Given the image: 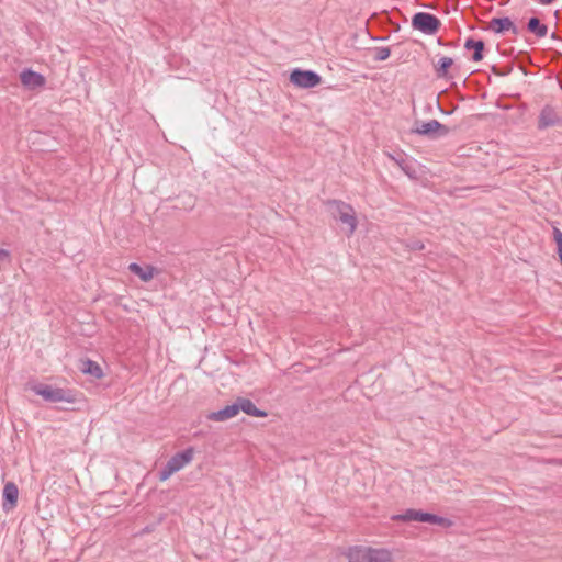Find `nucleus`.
<instances>
[{
  "label": "nucleus",
  "instance_id": "nucleus-1",
  "mask_svg": "<svg viewBox=\"0 0 562 562\" xmlns=\"http://www.w3.org/2000/svg\"><path fill=\"white\" fill-rule=\"evenodd\" d=\"M27 387L49 403L66 402L71 405L85 403L83 394L71 389L53 387L44 383H29Z\"/></svg>",
  "mask_w": 562,
  "mask_h": 562
},
{
  "label": "nucleus",
  "instance_id": "nucleus-2",
  "mask_svg": "<svg viewBox=\"0 0 562 562\" xmlns=\"http://www.w3.org/2000/svg\"><path fill=\"white\" fill-rule=\"evenodd\" d=\"M326 204L331 216L336 221H339L341 224L346 225L347 234H353L357 227V218L353 207L350 204L338 200H328Z\"/></svg>",
  "mask_w": 562,
  "mask_h": 562
},
{
  "label": "nucleus",
  "instance_id": "nucleus-3",
  "mask_svg": "<svg viewBox=\"0 0 562 562\" xmlns=\"http://www.w3.org/2000/svg\"><path fill=\"white\" fill-rule=\"evenodd\" d=\"M412 26L427 35L436 34L441 27V21L432 13L417 12L412 18Z\"/></svg>",
  "mask_w": 562,
  "mask_h": 562
},
{
  "label": "nucleus",
  "instance_id": "nucleus-4",
  "mask_svg": "<svg viewBox=\"0 0 562 562\" xmlns=\"http://www.w3.org/2000/svg\"><path fill=\"white\" fill-rule=\"evenodd\" d=\"M413 133L426 136L430 139H437L449 134L450 127L441 124L437 120H430L428 122H416V127L412 130Z\"/></svg>",
  "mask_w": 562,
  "mask_h": 562
},
{
  "label": "nucleus",
  "instance_id": "nucleus-5",
  "mask_svg": "<svg viewBox=\"0 0 562 562\" xmlns=\"http://www.w3.org/2000/svg\"><path fill=\"white\" fill-rule=\"evenodd\" d=\"M290 82L297 88L310 89L322 82V77L313 70L295 68L290 74Z\"/></svg>",
  "mask_w": 562,
  "mask_h": 562
},
{
  "label": "nucleus",
  "instance_id": "nucleus-6",
  "mask_svg": "<svg viewBox=\"0 0 562 562\" xmlns=\"http://www.w3.org/2000/svg\"><path fill=\"white\" fill-rule=\"evenodd\" d=\"M561 123L562 119L559 116L555 109L550 104H546L539 114L537 126L539 130H546L560 125Z\"/></svg>",
  "mask_w": 562,
  "mask_h": 562
},
{
  "label": "nucleus",
  "instance_id": "nucleus-7",
  "mask_svg": "<svg viewBox=\"0 0 562 562\" xmlns=\"http://www.w3.org/2000/svg\"><path fill=\"white\" fill-rule=\"evenodd\" d=\"M21 83L27 89L41 88L46 83L45 77L32 69H24L20 74Z\"/></svg>",
  "mask_w": 562,
  "mask_h": 562
},
{
  "label": "nucleus",
  "instance_id": "nucleus-8",
  "mask_svg": "<svg viewBox=\"0 0 562 562\" xmlns=\"http://www.w3.org/2000/svg\"><path fill=\"white\" fill-rule=\"evenodd\" d=\"M193 456H194V448L188 447L187 449L173 454L167 462L170 464L172 470L178 472L192 461Z\"/></svg>",
  "mask_w": 562,
  "mask_h": 562
},
{
  "label": "nucleus",
  "instance_id": "nucleus-9",
  "mask_svg": "<svg viewBox=\"0 0 562 562\" xmlns=\"http://www.w3.org/2000/svg\"><path fill=\"white\" fill-rule=\"evenodd\" d=\"M19 488L14 482H7L2 493L4 510L13 509L18 504Z\"/></svg>",
  "mask_w": 562,
  "mask_h": 562
},
{
  "label": "nucleus",
  "instance_id": "nucleus-10",
  "mask_svg": "<svg viewBox=\"0 0 562 562\" xmlns=\"http://www.w3.org/2000/svg\"><path fill=\"white\" fill-rule=\"evenodd\" d=\"M490 29L497 34H504L505 32L508 31H510L514 35H517L519 33L518 27L508 16L493 18L490 21Z\"/></svg>",
  "mask_w": 562,
  "mask_h": 562
},
{
  "label": "nucleus",
  "instance_id": "nucleus-11",
  "mask_svg": "<svg viewBox=\"0 0 562 562\" xmlns=\"http://www.w3.org/2000/svg\"><path fill=\"white\" fill-rule=\"evenodd\" d=\"M236 404L238 406V413L243 411L245 414L254 417H267L268 413L263 409L258 408L254 402L247 397H237Z\"/></svg>",
  "mask_w": 562,
  "mask_h": 562
},
{
  "label": "nucleus",
  "instance_id": "nucleus-12",
  "mask_svg": "<svg viewBox=\"0 0 562 562\" xmlns=\"http://www.w3.org/2000/svg\"><path fill=\"white\" fill-rule=\"evenodd\" d=\"M238 414V406L236 404V401L232 403L231 405H226L224 408L218 409L216 412H211L207 415V419L213 422H225L233 417H235Z\"/></svg>",
  "mask_w": 562,
  "mask_h": 562
},
{
  "label": "nucleus",
  "instance_id": "nucleus-13",
  "mask_svg": "<svg viewBox=\"0 0 562 562\" xmlns=\"http://www.w3.org/2000/svg\"><path fill=\"white\" fill-rule=\"evenodd\" d=\"M464 48L467 50H473V54L471 57V59L473 61H481L484 58V50H485L484 41L469 37L464 42Z\"/></svg>",
  "mask_w": 562,
  "mask_h": 562
},
{
  "label": "nucleus",
  "instance_id": "nucleus-14",
  "mask_svg": "<svg viewBox=\"0 0 562 562\" xmlns=\"http://www.w3.org/2000/svg\"><path fill=\"white\" fill-rule=\"evenodd\" d=\"M128 270L137 276L142 281L148 282L153 279L155 269L151 266L142 267L136 262H132L128 266Z\"/></svg>",
  "mask_w": 562,
  "mask_h": 562
},
{
  "label": "nucleus",
  "instance_id": "nucleus-15",
  "mask_svg": "<svg viewBox=\"0 0 562 562\" xmlns=\"http://www.w3.org/2000/svg\"><path fill=\"white\" fill-rule=\"evenodd\" d=\"M453 65V59L451 57H441L437 64H435V74L437 78H452L449 74V69Z\"/></svg>",
  "mask_w": 562,
  "mask_h": 562
},
{
  "label": "nucleus",
  "instance_id": "nucleus-16",
  "mask_svg": "<svg viewBox=\"0 0 562 562\" xmlns=\"http://www.w3.org/2000/svg\"><path fill=\"white\" fill-rule=\"evenodd\" d=\"M196 203V198L190 193L180 194L176 198L173 209L191 211L194 209Z\"/></svg>",
  "mask_w": 562,
  "mask_h": 562
},
{
  "label": "nucleus",
  "instance_id": "nucleus-17",
  "mask_svg": "<svg viewBox=\"0 0 562 562\" xmlns=\"http://www.w3.org/2000/svg\"><path fill=\"white\" fill-rule=\"evenodd\" d=\"M82 373L90 375L94 379H101L103 376V370L95 361L86 359L82 361L80 367Z\"/></svg>",
  "mask_w": 562,
  "mask_h": 562
},
{
  "label": "nucleus",
  "instance_id": "nucleus-18",
  "mask_svg": "<svg viewBox=\"0 0 562 562\" xmlns=\"http://www.w3.org/2000/svg\"><path fill=\"white\" fill-rule=\"evenodd\" d=\"M422 522H428L430 525H438L442 528H450L453 521L449 518L438 516L436 514L423 512Z\"/></svg>",
  "mask_w": 562,
  "mask_h": 562
},
{
  "label": "nucleus",
  "instance_id": "nucleus-19",
  "mask_svg": "<svg viewBox=\"0 0 562 562\" xmlns=\"http://www.w3.org/2000/svg\"><path fill=\"white\" fill-rule=\"evenodd\" d=\"M527 30L540 38L548 34V26L543 24L537 16H531L528 20Z\"/></svg>",
  "mask_w": 562,
  "mask_h": 562
},
{
  "label": "nucleus",
  "instance_id": "nucleus-20",
  "mask_svg": "<svg viewBox=\"0 0 562 562\" xmlns=\"http://www.w3.org/2000/svg\"><path fill=\"white\" fill-rule=\"evenodd\" d=\"M347 557L349 562H371L368 548H351Z\"/></svg>",
  "mask_w": 562,
  "mask_h": 562
},
{
  "label": "nucleus",
  "instance_id": "nucleus-21",
  "mask_svg": "<svg viewBox=\"0 0 562 562\" xmlns=\"http://www.w3.org/2000/svg\"><path fill=\"white\" fill-rule=\"evenodd\" d=\"M423 517V510L420 509H406L403 514H397L392 516L393 520H401V521H420L422 522Z\"/></svg>",
  "mask_w": 562,
  "mask_h": 562
},
{
  "label": "nucleus",
  "instance_id": "nucleus-22",
  "mask_svg": "<svg viewBox=\"0 0 562 562\" xmlns=\"http://www.w3.org/2000/svg\"><path fill=\"white\" fill-rule=\"evenodd\" d=\"M369 550V558L371 562H391L392 553L386 549H371Z\"/></svg>",
  "mask_w": 562,
  "mask_h": 562
},
{
  "label": "nucleus",
  "instance_id": "nucleus-23",
  "mask_svg": "<svg viewBox=\"0 0 562 562\" xmlns=\"http://www.w3.org/2000/svg\"><path fill=\"white\" fill-rule=\"evenodd\" d=\"M390 157L398 165V167L404 171V173L407 175L411 179L417 178V172H416L415 168L413 167V165L406 162V160L403 159L402 157L401 158H396L394 156H390Z\"/></svg>",
  "mask_w": 562,
  "mask_h": 562
},
{
  "label": "nucleus",
  "instance_id": "nucleus-24",
  "mask_svg": "<svg viewBox=\"0 0 562 562\" xmlns=\"http://www.w3.org/2000/svg\"><path fill=\"white\" fill-rule=\"evenodd\" d=\"M372 52L374 53L375 61L386 60L391 55V49L384 46L374 47L372 48Z\"/></svg>",
  "mask_w": 562,
  "mask_h": 562
},
{
  "label": "nucleus",
  "instance_id": "nucleus-25",
  "mask_svg": "<svg viewBox=\"0 0 562 562\" xmlns=\"http://www.w3.org/2000/svg\"><path fill=\"white\" fill-rule=\"evenodd\" d=\"M513 65H506L504 67H498L496 65L492 66L491 70L494 75L505 77L512 74L513 71Z\"/></svg>",
  "mask_w": 562,
  "mask_h": 562
},
{
  "label": "nucleus",
  "instance_id": "nucleus-26",
  "mask_svg": "<svg viewBox=\"0 0 562 562\" xmlns=\"http://www.w3.org/2000/svg\"><path fill=\"white\" fill-rule=\"evenodd\" d=\"M553 239L557 244L558 255L562 263V232L557 227H553Z\"/></svg>",
  "mask_w": 562,
  "mask_h": 562
},
{
  "label": "nucleus",
  "instance_id": "nucleus-27",
  "mask_svg": "<svg viewBox=\"0 0 562 562\" xmlns=\"http://www.w3.org/2000/svg\"><path fill=\"white\" fill-rule=\"evenodd\" d=\"M173 473H176L175 470L170 467V464L167 462L164 468L158 472V477L160 481L168 480Z\"/></svg>",
  "mask_w": 562,
  "mask_h": 562
},
{
  "label": "nucleus",
  "instance_id": "nucleus-28",
  "mask_svg": "<svg viewBox=\"0 0 562 562\" xmlns=\"http://www.w3.org/2000/svg\"><path fill=\"white\" fill-rule=\"evenodd\" d=\"M407 247L411 250H423L425 248V245L422 240L415 239L407 244Z\"/></svg>",
  "mask_w": 562,
  "mask_h": 562
},
{
  "label": "nucleus",
  "instance_id": "nucleus-29",
  "mask_svg": "<svg viewBox=\"0 0 562 562\" xmlns=\"http://www.w3.org/2000/svg\"><path fill=\"white\" fill-rule=\"evenodd\" d=\"M0 257H3V258H9L10 257V252L5 249H0Z\"/></svg>",
  "mask_w": 562,
  "mask_h": 562
},
{
  "label": "nucleus",
  "instance_id": "nucleus-30",
  "mask_svg": "<svg viewBox=\"0 0 562 562\" xmlns=\"http://www.w3.org/2000/svg\"><path fill=\"white\" fill-rule=\"evenodd\" d=\"M541 4H551L554 0H538Z\"/></svg>",
  "mask_w": 562,
  "mask_h": 562
},
{
  "label": "nucleus",
  "instance_id": "nucleus-31",
  "mask_svg": "<svg viewBox=\"0 0 562 562\" xmlns=\"http://www.w3.org/2000/svg\"><path fill=\"white\" fill-rule=\"evenodd\" d=\"M437 42H438V44H439V45H446V43H445V42L442 41V38H440V37L438 38V41H437Z\"/></svg>",
  "mask_w": 562,
  "mask_h": 562
},
{
  "label": "nucleus",
  "instance_id": "nucleus-32",
  "mask_svg": "<svg viewBox=\"0 0 562 562\" xmlns=\"http://www.w3.org/2000/svg\"><path fill=\"white\" fill-rule=\"evenodd\" d=\"M551 37H552L553 40H559V36L557 35V33H552Z\"/></svg>",
  "mask_w": 562,
  "mask_h": 562
},
{
  "label": "nucleus",
  "instance_id": "nucleus-33",
  "mask_svg": "<svg viewBox=\"0 0 562 562\" xmlns=\"http://www.w3.org/2000/svg\"><path fill=\"white\" fill-rule=\"evenodd\" d=\"M65 409H71V411H75V409H79V407H66Z\"/></svg>",
  "mask_w": 562,
  "mask_h": 562
},
{
  "label": "nucleus",
  "instance_id": "nucleus-34",
  "mask_svg": "<svg viewBox=\"0 0 562 562\" xmlns=\"http://www.w3.org/2000/svg\"><path fill=\"white\" fill-rule=\"evenodd\" d=\"M554 16H555L557 19H559V10H557V11L554 12Z\"/></svg>",
  "mask_w": 562,
  "mask_h": 562
}]
</instances>
